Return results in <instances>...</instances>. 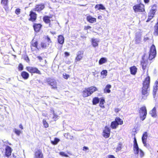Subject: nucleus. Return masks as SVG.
Returning a JSON list of instances; mask_svg holds the SVG:
<instances>
[{"mask_svg":"<svg viewBox=\"0 0 158 158\" xmlns=\"http://www.w3.org/2000/svg\"><path fill=\"white\" fill-rule=\"evenodd\" d=\"M150 78L148 76L146 78L143 83V87L142 88V98L144 99H146V97L148 95V91L149 90V84Z\"/></svg>","mask_w":158,"mask_h":158,"instance_id":"obj_1","label":"nucleus"},{"mask_svg":"<svg viewBox=\"0 0 158 158\" xmlns=\"http://www.w3.org/2000/svg\"><path fill=\"white\" fill-rule=\"evenodd\" d=\"M156 11V5H154L152 6L151 9L148 15V18L147 22L149 21L154 17V14Z\"/></svg>","mask_w":158,"mask_h":158,"instance_id":"obj_2","label":"nucleus"},{"mask_svg":"<svg viewBox=\"0 0 158 158\" xmlns=\"http://www.w3.org/2000/svg\"><path fill=\"white\" fill-rule=\"evenodd\" d=\"M123 124V121L122 119L119 117H117L115 119V121L111 123V127L112 129H115L118 125H122Z\"/></svg>","mask_w":158,"mask_h":158,"instance_id":"obj_3","label":"nucleus"},{"mask_svg":"<svg viewBox=\"0 0 158 158\" xmlns=\"http://www.w3.org/2000/svg\"><path fill=\"white\" fill-rule=\"evenodd\" d=\"M140 118L142 120H143L146 118L147 114V110L145 106L140 108L139 110Z\"/></svg>","mask_w":158,"mask_h":158,"instance_id":"obj_4","label":"nucleus"},{"mask_svg":"<svg viewBox=\"0 0 158 158\" xmlns=\"http://www.w3.org/2000/svg\"><path fill=\"white\" fill-rule=\"evenodd\" d=\"M156 55V47L154 44L152 46L149 54V58L150 60H152L154 58Z\"/></svg>","mask_w":158,"mask_h":158,"instance_id":"obj_5","label":"nucleus"},{"mask_svg":"<svg viewBox=\"0 0 158 158\" xmlns=\"http://www.w3.org/2000/svg\"><path fill=\"white\" fill-rule=\"evenodd\" d=\"M133 9L135 13L142 12L144 11V6L142 4H137L133 7Z\"/></svg>","mask_w":158,"mask_h":158,"instance_id":"obj_6","label":"nucleus"},{"mask_svg":"<svg viewBox=\"0 0 158 158\" xmlns=\"http://www.w3.org/2000/svg\"><path fill=\"white\" fill-rule=\"evenodd\" d=\"M27 70L31 73H36L38 74H41L40 71L36 68L29 67H27Z\"/></svg>","mask_w":158,"mask_h":158,"instance_id":"obj_7","label":"nucleus"},{"mask_svg":"<svg viewBox=\"0 0 158 158\" xmlns=\"http://www.w3.org/2000/svg\"><path fill=\"white\" fill-rule=\"evenodd\" d=\"M148 137V134L147 132H145L143 133L142 137V141L144 146L146 147L148 146V144L146 143L147 139Z\"/></svg>","mask_w":158,"mask_h":158,"instance_id":"obj_8","label":"nucleus"},{"mask_svg":"<svg viewBox=\"0 0 158 158\" xmlns=\"http://www.w3.org/2000/svg\"><path fill=\"white\" fill-rule=\"evenodd\" d=\"M47 81L48 84L52 86V88L53 89L57 88V83L55 80L52 79H48Z\"/></svg>","mask_w":158,"mask_h":158,"instance_id":"obj_9","label":"nucleus"},{"mask_svg":"<svg viewBox=\"0 0 158 158\" xmlns=\"http://www.w3.org/2000/svg\"><path fill=\"white\" fill-rule=\"evenodd\" d=\"M137 151L136 152L135 149H134V152L135 154H137L138 156H139L140 158L143 157L144 155L143 152L141 149H139V147L137 148Z\"/></svg>","mask_w":158,"mask_h":158,"instance_id":"obj_10","label":"nucleus"},{"mask_svg":"<svg viewBox=\"0 0 158 158\" xmlns=\"http://www.w3.org/2000/svg\"><path fill=\"white\" fill-rule=\"evenodd\" d=\"M110 130L109 128L107 127H105L103 132V135L106 138H108L110 136Z\"/></svg>","mask_w":158,"mask_h":158,"instance_id":"obj_11","label":"nucleus"},{"mask_svg":"<svg viewBox=\"0 0 158 158\" xmlns=\"http://www.w3.org/2000/svg\"><path fill=\"white\" fill-rule=\"evenodd\" d=\"M83 54V52L82 51H79L77 52V56L76 57L75 60V62H77L81 60L83 58L82 55Z\"/></svg>","mask_w":158,"mask_h":158,"instance_id":"obj_12","label":"nucleus"},{"mask_svg":"<svg viewBox=\"0 0 158 158\" xmlns=\"http://www.w3.org/2000/svg\"><path fill=\"white\" fill-rule=\"evenodd\" d=\"M45 40L47 41L48 43H46L44 42H42L41 43V46L43 48H45L47 46L49 45V43L51 42L50 39L48 36L45 37Z\"/></svg>","mask_w":158,"mask_h":158,"instance_id":"obj_13","label":"nucleus"},{"mask_svg":"<svg viewBox=\"0 0 158 158\" xmlns=\"http://www.w3.org/2000/svg\"><path fill=\"white\" fill-rule=\"evenodd\" d=\"M91 95L89 88H85L82 92V96L85 98Z\"/></svg>","mask_w":158,"mask_h":158,"instance_id":"obj_14","label":"nucleus"},{"mask_svg":"<svg viewBox=\"0 0 158 158\" xmlns=\"http://www.w3.org/2000/svg\"><path fill=\"white\" fill-rule=\"evenodd\" d=\"M34 158H43V154L40 150H38L35 153Z\"/></svg>","mask_w":158,"mask_h":158,"instance_id":"obj_15","label":"nucleus"},{"mask_svg":"<svg viewBox=\"0 0 158 158\" xmlns=\"http://www.w3.org/2000/svg\"><path fill=\"white\" fill-rule=\"evenodd\" d=\"M91 42L93 46L95 47L98 46L99 40L97 39L93 38L91 39Z\"/></svg>","mask_w":158,"mask_h":158,"instance_id":"obj_16","label":"nucleus"},{"mask_svg":"<svg viewBox=\"0 0 158 158\" xmlns=\"http://www.w3.org/2000/svg\"><path fill=\"white\" fill-rule=\"evenodd\" d=\"M148 64V60L145 59L144 57H143L141 61V65L143 69H145Z\"/></svg>","mask_w":158,"mask_h":158,"instance_id":"obj_17","label":"nucleus"},{"mask_svg":"<svg viewBox=\"0 0 158 158\" xmlns=\"http://www.w3.org/2000/svg\"><path fill=\"white\" fill-rule=\"evenodd\" d=\"M11 149L10 147L7 146L6 148V156L7 157H9L11 155Z\"/></svg>","mask_w":158,"mask_h":158,"instance_id":"obj_18","label":"nucleus"},{"mask_svg":"<svg viewBox=\"0 0 158 158\" xmlns=\"http://www.w3.org/2000/svg\"><path fill=\"white\" fill-rule=\"evenodd\" d=\"M87 20L90 23H93L96 22V19L95 18L93 17L90 15H89L87 17Z\"/></svg>","mask_w":158,"mask_h":158,"instance_id":"obj_19","label":"nucleus"},{"mask_svg":"<svg viewBox=\"0 0 158 158\" xmlns=\"http://www.w3.org/2000/svg\"><path fill=\"white\" fill-rule=\"evenodd\" d=\"M41 25L40 24H34L33 26L35 31L36 32H38L40 30Z\"/></svg>","mask_w":158,"mask_h":158,"instance_id":"obj_20","label":"nucleus"},{"mask_svg":"<svg viewBox=\"0 0 158 158\" xmlns=\"http://www.w3.org/2000/svg\"><path fill=\"white\" fill-rule=\"evenodd\" d=\"M37 44L38 43L37 41L32 42L31 46V49L32 51L36 50V49H38L37 47Z\"/></svg>","mask_w":158,"mask_h":158,"instance_id":"obj_21","label":"nucleus"},{"mask_svg":"<svg viewBox=\"0 0 158 158\" xmlns=\"http://www.w3.org/2000/svg\"><path fill=\"white\" fill-rule=\"evenodd\" d=\"M130 71L131 74L135 75L137 72V68L135 66H133L130 67Z\"/></svg>","mask_w":158,"mask_h":158,"instance_id":"obj_22","label":"nucleus"},{"mask_svg":"<svg viewBox=\"0 0 158 158\" xmlns=\"http://www.w3.org/2000/svg\"><path fill=\"white\" fill-rule=\"evenodd\" d=\"M44 7V4H41L40 5H37L35 6V10L37 11H40L43 10Z\"/></svg>","mask_w":158,"mask_h":158,"instance_id":"obj_23","label":"nucleus"},{"mask_svg":"<svg viewBox=\"0 0 158 158\" xmlns=\"http://www.w3.org/2000/svg\"><path fill=\"white\" fill-rule=\"evenodd\" d=\"M111 87V86L110 85H107L104 89V93H109L110 92V89Z\"/></svg>","mask_w":158,"mask_h":158,"instance_id":"obj_24","label":"nucleus"},{"mask_svg":"<svg viewBox=\"0 0 158 158\" xmlns=\"http://www.w3.org/2000/svg\"><path fill=\"white\" fill-rule=\"evenodd\" d=\"M95 9L97 8L98 10H105L106 9L105 7L102 4H97L95 6Z\"/></svg>","mask_w":158,"mask_h":158,"instance_id":"obj_25","label":"nucleus"},{"mask_svg":"<svg viewBox=\"0 0 158 158\" xmlns=\"http://www.w3.org/2000/svg\"><path fill=\"white\" fill-rule=\"evenodd\" d=\"M156 110V108L154 107L150 112V114L152 117H156L157 115Z\"/></svg>","mask_w":158,"mask_h":158,"instance_id":"obj_26","label":"nucleus"},{"mask_svg":"<svg viewBox=\"0 0 158 158\" xmlns=\"http://www.w3.org/2000/svg\"><path fill=\"white\" fill-rule=\"evenodd\" d=\"M30 16L31 17L30 19L32 21H35L36 18V14L32 11L31 12Z\"/></svg>","mask_w":158,"mask_h":158,"instance_id":"obj_27","label":"nucleus"},{"mask_svg":"<svg viewBox=\"0 0 158 158\" xmlns=\"http://www.w3.org/2000/svg\"><path fill=\"white\" fill-rule=\"evenodd\" d=\"M58 41L59 43L60 44H63L64 41V37L61 35H60L58 37Z\"/></svg>","mask_w":158,"mask_h":158,"instance_id":"obj_28","label":"nucleus"},{"mask_svg":"<svg viewBox=\"0 0 158 158\" xmlns=\"http://www.w3.org/2000/svg\"><path fill=\"white\" fill-rule=\"evenodd\" d=\"M158 89V82L157 81H156L153 87V95H155L156 93L157 90Z\"/></svg>","mask_w":158,"mask_h":158,"instance_id":"obj_29","label":"nucleus"},{"mask_svg":"<svg viewBox=\"0 0 158 158\" xmlns=\"http://www.w3.org/2000/svg\"><path fill=\"white\" fill-rule=\"evenodd\" d=\"M91 95L94 92L98 90L97 88L95 86H91L88 88Z\"/></svg>","mask_w":158,"mask_h":158,"instance_id":"obj_30","label":"nucleus"},{"mask_svg":"<svg viewBox=\"0 0 158 158\" xmlns=\"http://www.w3.org/2000/svg\"><path fill=\"white\" fill-rule=\"evenodd\" d=\"M21 75L22 77L25 79H27L29 76V74L25 72H22Z\"/></svg>","mask_w":158,"mask_h":158,"instance_id":"obj_31","label":"nucleus"},{"mask_svg":"<svg viewBox=\"0 0 158 158\" xmlns=\"http://www.w3.org/2000/svg\"><path fill=\"white\" fill-rule=\"evenodd\" d=\"M107 61V59L106 58H102L100 59L99 61V64L101 65L103 64L106 63Z\"/></svg>","mask_w":158,"mask_h":158,"instance_id":"obj_32","label":"nucleus"},{"mask_svg":"<svg viewBox=\"0 0 158 158\" xmlns=\"http://www.w3.org/2000/svg\"><path fill=\"white\" fill-rule=\"evenodd\" d=\"M105 101L104 99L103 98H101L100 99V107L102 108H105V106L104 105V104L105 103Z\"/></svg>","mask_w":158,"mask_h":158,"instance_id":"obj_33","label":"nucleus"},{"mask_svg":"<svg viewBox=\"0 0 158 158\" xmlns=\"http://www.w3.org/2000/svg\"><path fill=\"white\" fill-rule=\"evenodd\" d=\"M155 31L154 32V35H158V22L156 24L154 27Z\"/></svg>","mask_w":158,"mask_h":158,"instance_id":"obj_34","label":"nucleus"},{"mask_svg":"<svg viewBox=\"0 0 158 158\" xmlns=\"http://www.w3.org/2000/svg\"><path fill=\"white\" fill-rule=\"evenodd\" d=\"M138 147H138V144L137 142L136 139L135 138L134 140V141L133 148H134V149L135 148V151L136 152V151H137L136 150L137 149V148H138Z\"/></svg>","mask_w":158,"mask_h":158,"instance_id":"obj_35","label":"nucleus"},{"mask_svg":"<svg viewBox=\"0 0 158 158\" xmlns=\"http://www.w3.org/2000/svg\"><path fill=\"white\" fill-rule=\"evenodd\" d=\"M141 37L139 35H137L135 38V43L136 44H139L140 43L141 40Z\"/></svg>","mask_w":158,"mask_h":158,"instance_id":"obj_36","label":"nucleus"},{"mask_svg":"<svg viewBox=\"0 0 158 158\" xmlns=\"http://www.w3.org/2000/svg\"><path fill=\"white\" fill-rule=\"evenodd\" d=\"M50 18L48 16H45L44 18V21L46 23H49L50 21Z\"/></svg>","mask_w":158,"mask_h":158,"instance_id":"obj_37","label":"nucleus"},{"mask_svg":"<svg viewBox=\"0 0 158 158\" xmlns=\"http://www.w3.org/2000/svg\"><path fill=\"white\" fill-rule=\"evenodd\" d=\"M99 101V99L98 98H94L93 100V104L96 105L98 103Z\"/></svg>","mask_w":158,"mask_h":158,"instance_id":"obj_38","label":"nucleus"},{"mask_svg":"<svg viewBox=\"0 0 158 158\" xmlns=\"http://www.w3.org/2000/svg\"><path fill=\"white\" fill-rule=\"evenodd\" d=\"M60 140L57 138H55L54 141L51 140V143L54 145L56 144L59 142Z\"/></svg>","mask_w":158,"mask_h":158,"instance_id":"obj_39","label":"nucleus"},{"mask_svg":"<svg viewBox=\"0 0 158 158\" xmlns=\"http://www.w3.org/2000/svg\"><path fill=\"white\" fill-rule=\"evenodd\" d=\"M107 71L106 70H103L101 73V75H105V77H103L104 78L107 75Z\"/></svg>","mask_w":158,"mask_h":158,"instance_id":"obj_40","label":"nucleus"},{"mask_svg":"<svg viewBox=\"0 0 158 158\" xmlns=\"http://www.w3.org/2000/svg\"><path fill=\"white\" fill-rule=\"evenodd\" d=\"M14 132L15 133L18 135H19L22 132L21 131L15 128L14 129Z\"/></svg>","mask_w":158,"mask_h":158,"instance_id":"obj_41","label":"nucleus"},{"mask_svg":"<svg viewBox=\"0 0 158 158\" xmlns=\"http://www.w3.org/2000/svg\"><path fill=\"white\" fill-rule=\"evenodd\" d=\"M1 3L6 6L7 5L8 0H1Z\"/></svg>","mask_w":158,"mask_h":158,"instance_id":"obj_42","label":"nucleus"},{"mask_svg":"<svg viewBox=\"0 0 158 158\" xmlns=\"http://www.w3.org/2000/svg\"><path fill=\"white\" fill-rule=\"evenodd\" d=\"M43 123L44 125V126L45 128H47L48 127V124L47 123V122L44 119L43 121Z\"/></svg>","mask_w":158,"mask_h":158,"instance_id":"obj_43","label":"nucleus"},{"mask_svg":"<svg viewBox=\"0 0 158 158\" xmlns=\"http://www.w3.org/2000/svg\"><path fill=\"white\" fill-rule=\"evenodd\" d=\"M59 154L60 155L62 156H64L65 157H68V156L64 152H60L59 153Z\"/></svg>","mask_w":158,"mask_h":158,"instance_id":"obj_44","label":"nucleus"},{"mask_svg":"<svg viewBox=\"0 0 158 158\" xmlns=\"http://www.w3.org/2000/svg\"><path fill=\"white\" fill-rule=\"evenodd\" d=\"M121 149H122L121 145V144H119L118 145V146L116 148V152H117L121 150Z\"/></svg>","mask_w":158,"mask_h":158,"instance_id":"obj_45","label":"nucleus"},{"mask_svg":"<svg viewBox=\"0 0 158 158\" xmlns=\"http://www.w3.org/2000/svg\"><path fill=\"white\" fill-rule=\"evenodd\" d=\"M63 77L66 79H67L69 77V76L66 73H64L63 74Z\"/></svg>","mask_w":158,"mask_h":158,"instance_id":"obj_46","label":"nucleus"},{"mask_svg":"<svg viewBox=\"0 0 158 158\" xmlns=\"http://www.w3.org/2000/svg\"><path fill=\"white\" fill-rule=\"evenodd\" d=\"M23 69V66L21 64H19L18 67V69L19 71H21Z\"/></svg>","mask_w":158,"mask_h":158,"instance_id":"obj_47","label":"nucleus"},{"mask_svg":"<svg viewBox=\"0 0 158 158\" xmlns=\"http://www.w3.org/2000/svg\"><path fill=\"white\" fill-rule=\"evenodd\" d=\"M53 119L55 120H56V119L58 117V116L53 111Z\"/></svg>","mask_w":158,"mask_h":158,"instance_id":"obj_48","label":"nucleus"},{"mask_svg":"<svg viewBox=\"0 0 158 158\" xmlns=\"http://www.w3.org/2000/svg\"><path fill=\"white\" fill-rule=\"evenodd\" d=\"M20 12V9L19 8L16 9L15 10V13L17 15H19V14Z\"/></svg>","mask_w":158,"mask_h":158,"instance_id":"obj_49","label":"nucleus"},{"mask_svg":"<svg viewBox=\"0 0 158 158\" xmlns=\"http://www.w3.org/2000/svg\"><path fill=\"white\" fill-rule=\"evenodd\" d=\"M91 28V27L90 26H85V27L84 29H85L86 30H87L88 29H90Z\"/></svg>","mask_w":158,"mask_h":158,"instance_id":"obj_50","label":"nucleus"},{"mask_svg":"<svg viewBox=\"0 0 158 158\" xmlns=\"http://www.w3.org/2000/svg\"><path fill=\"white\" fill-rule=\"evenodd\" d=\"M88 149H89V148L87 147H83V150L84 151H85L87 150H88Z\"/></svg>","mask_w":158,"mask_h":158,"instance_id":"obj_51","label":"nucleus"},{"mask_svg":"<svg viewBox=\"0 0 158 158\" xmlns=\"http://www.w3.org/2000/svg\"><path fill=\"white\" fill-rule=\"evenodd\" d=\"M65 55L66 56H69V54L68 52H65Z\"/></svg>","mask_w":158,"mask_h":158,"instance_id":"obj_52","label":"nucleus"},{"mask_svg":"<svg viewBox=\"0 0 158 158\" xmlns=\"http://www.w3.org/2000/svg\"><path fill=\"white\" fill-rule=\"evenodd\" d=\"M19 128H21L22 129H23V126L21 124H20L19 125Z\"/></svg>","mask_w":158,"mask_h":158,"instance_id":"obj_53","label":"nucleus"},{"mask_svg":"<svg viewBox=\"0 0 158 158\" xmlns=\"http://www.w3.org/2000/svg\"><path fill=\"white\" fill-rule=\"evenodd\" d=\"M37 58L39 59L40 61H41V60H42V58L40 56H38L37 57Z\"/></svg>","mask_w":158,"mask_h":158,"instance_id":"obj_54","label":"nucleus"},{"mask_svg":"<svg viewBox=\"0 0 158 158\" xmlns=\"http://www.w3.org/2000/svg\"><path fill=\"white\" fill-rule=\"evenodd\" d=\"M144 1L145 3H148L149 2V0H144Z\"/></svg>","mask_w":158,"mask_h":158,"instance_id":"obj_55","label":"nucleus"},{"mask_svg":"<svg viewBox=\"0 0 158 158\" xmlns=\"http://www.w3.org/2000/svg\"><path fill=\"white\" fill-rule=\"evenodd\" d=\"M148 38L147 37L144 38V40H148Z\"/></svg>","mask_w":158,"mask_h":158,"instance_id":"obj_56","label":"nucleus"},{"mask_svg":"<svg viewBox=\"0 0 158 158\" xmlns=\"http://www.w3.org/2000/svg\"><path fill=\"white\" fill-rule=\"evenodd\" d=\"M118 109H115V111L116 112H118Z\"/></svg>","mask_w":158,"mask_h":158,"instance_id":"obj_57","label":"nucleus"},{"mask_svg":"<svg viewBox=\"0 0 158 158\" xmlns=\"http://www.w3.org/2000/svg\"><path fill=\"white\" fill-rule=\"evenodd\" d=\"M98 19L100 18V16H98Z\"/></svg>","mask_w":158,"mask_h":158,"instance_id":"obj_58","label":"nucleus"},{"mask_svg":"<svg viewBox=\"0 0 158 158\" xmlns=\"http://www.w3.org/2000/svg\"><path fill=\"white\" fill-rule=\"evenodd\" d=\"M27 59L28 60H29V59H28V57H27Z\"/></svg>","mask_w":158,"mask_h":158,"instance_id":"obj_59","label":"nucleus"},{"mask_svg":"<svg viewBox=\"0 0 158 158\" xmlns=\"http://www.w3.org/2000/svg\"><path fill=\"white\" fill-rule=\"evenodd\" d=\"M45 62H46V60H45Z\"/></svg>","mask_w":158,"mask_h":158,"instance_id":"obj_60","label":"nucleus"}]
</instances>
